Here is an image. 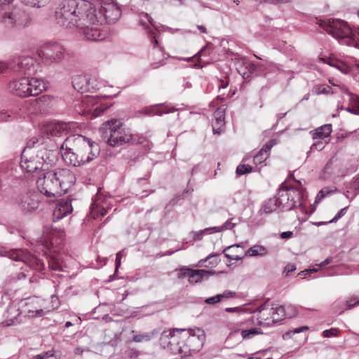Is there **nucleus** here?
I'll return each instance as SVG.
<instances>
[{
	"instance_id": "obj_1",
	"label": "nucleus",
	"mask_w": 359,
	"mask_h": 359,
	"mask_svg": "<svg viewBox=\"0 0 359 359\" xmlns=\"http://www.w3.org/2000/svg\"><path fill=\"white\" fill-rule=\"evenodd\" d=\"M57 22L67 28H76L90 41H100L104 36L100 30V21L97 5L85 0H69L56 12Z\"/></svg>"
},
{
	"instance_id": "obj_2",
	"label": "nucleus",
	"mask_w": 359,
	"mask_h": 359,
	"mask_svg": "<svg viewBox=\"0 0 359 359\" xmlns=\"http://www.w3.org/2000/svg\"><path fill=\"white\" fill-rule=\"evenodd\" d=\"M64 161L73 166H80L95 159L100 154L97 143L81 135L67 137L60 146Z\"/></svg>"
},
{
	"instance_id": "obj_3",
	"label": "nucleus",
	"mask_w": 359,
	"mask_h": 359,
	"mask_svg": "<svg viewBox=\"0 0 359 359\" xmlns=\"http://www.w3.org/2000/svg\"><path fill=\"white\" fill-rule=\"evenodd\" d=\"M74 174L68 169H57L45 172L36 180L39 192L46 197H57L65 194L75 183Z\"/></svg>"
},
{
	"instance_id": "obj_4",
	"label": "nucleus",
	"mask_w": 359,
	"mask_h": 359,
	"mask_svg": "<svg viewBox=\"0 0 359 359\" xmlns=\"http://www.w3.org/2000/svg\"><path fill=\"white\" fill-rule=\"evenodd\" d=\"M175 332H180V339L181 341L177 343V351L181 358L189 356L192 353H197L203 347L205 334L200 328L188 330L173 329L168 333L164 332L162 334L161 339L169 337H175Z\"/></svg>"
},
{
	"instance_id": "obj_5",
	"label": "nucleus",
	"mask_w": 359,
	"mask_h": 359,
	"mask_svg": "<svg viewBox=\"0 0 359 359\" xmlns=\"http://www.w3.org/2000/svg\"><path fill=\"white\" fill-rule=\"evenodd\" d=\"M321 26L339 43L359 48V29L353 30L346 22L339 19H328L323 21Z\"/></svg>"
},
{
	"instance_id": "obj_6",
	"label": "nucleus",
	"mask_w": 359,
	"mask_h": 359,
	"mask_svg": "<svg viewBox=\"0 0 359 359\" xmlns=\"http://www.w3.org/2000/svg\"><path fill=\"white\" fill-rule=\"evenodd\" d=\"M55 161L53 152L46 149H41L36 154L28 152L24 149L20 161V168L27 172H33L37 170H46Z\"/></svg>"
},
{
	"instance_id": "obj_7",
	"label": "nucleus",
	"mask_w": 359,
	"mask_h": 359,
	"mask_svg": "<svg viewBox=\"0 0 359 359\" xmlns=\"http://www.w3.org/2000/svg\"><path fill=\"white\" fill-rule=\"evenodd\" d=\"M48 87L43 79L25 76L13 80L9 83L10 91L20 97L36 96Z\"/></svg>"
},
{
	"instance_id": "obj_8",
	"label": "nucleus",
	"mask_w": 359,
	"mask_h": 359,
	"mask_svg": "<svg viewBox=\"0 0 359 359\" xmlns=\"http://www.w3.org/2000/svg\"><path fill=\"white\" fill-rule=\"evenodd\" d=\"M102 129L108 144L111 147L122 145L128 142L132 138L130 129L126 128L123 123L118 119H111L106 121Z\"/></svg>"
},
{
	"instance_id": "obj_9",
	"label": "nucleus",
	"mask_w": 359,
	"mask_h": 359,
	"mask_svg": "<svg viewBox=\"0 0 359 359\" xmlns=\"http://www.w3.org/2000/svg\"><path fill=\"white\" fill-rule=\"evenodd\" d=\"M30 22L29 15L22 7L15 6L0 14V25L8 32L25 28Z\"/></svg>"
},
{
	"instance_id": "obj_10",
	"label": "nucleus",
	"mask_w": 359,
	"mask_h": 359,
	"mask_svg": "<svg viewBox=\"0 0 359 359\" xmlns=\"http://www.w3.org/2000/svg\"><path fill=\"white\" fill-rule=\"evenodd\" d=\"M275 198L279 208L282 211H287L302 205L303 193L299 189L283 184L278 190L277 197Z\"/></svg>"
},
{
	"instance_id": "obj_11",
	"label": "nucleus",
	"mask_w": 359,
	"mask_h": 359,
	"mask_svg": "<svg viewBox=\"0 0 359 359\" xmlns=\"http://www.w3.org/2000/svg\"><path fill=\"white\" fill-rule=\"evenodd\" d=\"M0 256L8 257L15 261H21L36 271H42L44 269L43 262L27 250L21 249L8 250L0 246Z\"/></svg>"
},
{
	"instance_id": "obj_12",
	"label": "nucleus",
	"mask_w": 359,
	"mask_h": 359,
	"mask_svg": "<svg viewBox=\"0 0 359 359\" xmlns=\"http://www.w3.org/2000/svg\"><path fill=\"white\" fill-rule=\"evenodd\" d=\"M66 53L64 46L58 42L46 43L37 52L38 57L47 65L60 62Z\"/></svg>"
},
{
	"instance_id": "obj_13",
	"label": "nucleus",
	"mask_w": 359,
	"mask_h": 359,
	"mask_svg": "<svg viewBox=\"0 0 359 359\" xmlns=\"http://www.w3.org/2000/svg\"><path fill=\"white\" fill-rule=\"evenodd\" d=\"M9 67L15 72L32 75L36 72V60L30 55H22L14 59L10 65L5 62L0 61V74L4 72Z\"/></svg>"
},
{
	"instance_id": "obj_14",
	"label": "nucleus",
	"mask_w": 359,
	"mask_h": 359,
	"mask_svg": "<svg viewBox=\"0 0 359 359\" xmlns=\"http://www.w3.org/2000/svg\"><path fill=\"white\" fill-rule=\"evenodd\" d=\"M107 82L98 80L95 76L88 75H78L74 77L72 86L81 93H95L106 87Z\"/></svg>"
},
{
	"instance_id": "obj_15",
	"label": "nucleus",
	"mask_w": 359,
	"mask_h": 359,
	"mask_svg": "<svg viewBox=\"0 0 359 359\" xmlns=\"http://www.w3.org/2000/svg\"><path fill=\"white\" fill-rule=\"evenodd\" d=\"M97 8L98 14H102L104 18L100 21V25L104 22L108 23L116 22L121 14L120 8L111 0H102L100 4L97 5Z\"/></svg>"
},
{
	"instance_id": "obj_16",
	"label": "nucleus",
	"mask_w": 359,
	"mask_h": 359,
	"mask_svg": "<svg viewBox=\"0 0 359 359\" xmlns=\"http://www.w3.org/2000/svg\"><path fill=\"white\" fill-rule=\"evenodd\" d=\"M248 311L258 313L257 320L260 325L271 326L278 323V318L273 316V304H270L267 302L257 307L255 310L251 311L248 309Z\"/></svg>"
},
{
	"instance_id": "obj_17",
	"label": "nucleus",
	"mask_w": 359,
	"mask_h": 359,
	"mask_svg": "<svg viewBox=\"0 0 359 359\" xmlns=\"http://www.w3.org/2000/svg\"><path fill=\"white\" fill-rule=\"evenodd\" d=\"M41 198L35 191H29L20 196L18 203L21 210L29 212L36 210L39 205Z\"/></svg>"
},
{
	"instance_id": "obj_18",
	"label": "nucleus",
	"mask_w": 359,
	"mask_h": 359,
	"mask_svg": "<svg viewBox=\"0 0 359 359\" xmlns=\"http://www.w3.org/2000/svg\"><path fill=\"white\" fill-rule=\"evenodd\" d=\"M22 318L41 317L45 315L44 311L38 306L36 298H28L19 303Z\"/></svg>"
},
{
	"instance_id": "obj_19",
	"label": "nucleus",
	"mask_w": 359,
	"mask_h": 359,
	"mask_svg": "<svg viewBox=\"0 0 359 359\" xmlns=\"http://www.w3.org/2000/svg\"><path fill=\"white\" fill-rule=\"evenodd\" d=\"M139 24L147 32L148 36L151 39V43L156 47L158 42L157 41V34L158 31L151 17L148 13L142 12L139 15Z\"/></svg>"
},
{
	"instance_id": "obj_20",
	"label": "nucleus",
	"mask_w": 359,
	"mask_h": 359,
	"mask_svg": "<svg viewBox=\"0 0 359 359\" xmlns=\"http://www.w3.org/2000/svg\"><path fill=\"white\" fill-rule=\"evenodd\" d=\"M22 318L19 304L12 303L4 312V321L1 323L5 327L15 325L22 323Z\"/></svg>"
},
{
	"instance_id": "obj_21",
	"label": "nucleus",
	"mask_w": 359,
	"mask_h": 359,
	"mask_svg": "<svg viewBox=\"0 0 359 359\" xmlns=\"http://www.w3.org/2000/svg\"><path fill=\"white\" fill-rule=\"evenodd\" d=\"M72 124L65 122H50L43 126L42 133H45L48 137L62 136L67 134Z\"/></svg>"
},
{
	"instance_id": "obj_22",
	"label": "nucleus",
	"mask_w": 359,
	"mask_h": 359,
	"mask_svg": "<svg viewBox=\"0 0 359 359\" xmlns=\"http://www.w3.org/2000/svg\"><path fill=\"white\" fill-rule=\"evenodd\" d=\"M108 198H102L101 195L97 194L94 201L91 205L90 215L93 219L100 216H104L109 208Z\"/></svg>"
},
{
	"instance_id": "obj_23",
	"label": "nucleus",
	"mask_w": 359,
	"mask_h": 359,
	"mask_svg": "<svg viewBox=\"0 0 359 359\" xmlns=\"http://www.w3.org/2000/svg\"><path fill=\"white\" fill-rule=\"evenodd\" d=\"M181 271H182L181 276H188L190 283H199L202 281L203 278H208L210 275L215 273L213 271L205 269H191L189 268L182 269Z\"/></svg>"
},
{
	"instance_id": "obj_24",
	"label": "nucleus",
	"mask_w": 359,
	"mask_h": 359,
	"mask_svg": "<svg viewBox=\"0 0 359 359\" xmlns=\"http://www.w3.org/2000/svg\"><path fill=\"white\" fill-rule=\"evenodd\" d=\"M71 202L68 200H62L58 202L53 210V219H60L72 212Z\"/></svg>"
},
{
	"instance_id": "obj_25",
	"label": "nucleus",
	"mask_w": 359,
	"mask_h": 359,
	"mask_svg": "<svg viewBox=\"0 0 359 359\" xmlns=\"http://www.w3.org/2000/svg\"><path fill=\"white\" fill-rule=\"evenodd\" d=\"M277 144V140L272 139L266 142L260 151L254 156L253 162L256 165H259L264 162L270 154L271 148Z\"/></svg>"
},
{
	"instance_id": "obj_26",
	"label": "nucleus",
	"mask_w": 359,
	"mask_h": 359,
	"mask_svg": "<svg viewBox=\"0 0 359 359\" xmlns=\"http://www.w3.org/2000/svg\"><path fill=\"white\" fill-rule=\"evenodd\" d=\"M63 232L57 231L52 227L45 226L43 229V236L45 245L49 248L50 245L57 244L56 236H62Z\"/></svg>"
},
{
	"instance_id": "obj_27",
	"label": "nucleus",
	"mask_w": 359,
	"mask_h": 359,
	"mask_svg": "<svg viewBox=\"0 0 359 359\" xmlns=\"http://www.w3.org/2000/svg\"><path fill=\"white\" fill-rule=\"evenodd\" d=\"M99 100V96H90L87 95L86 97L83 100V102L87 105L86 107V111H91L93 110V115L95 116H97L100 114H101L106 109L107 107H102L101 106H97L94 109H92V107L98 103Z\"/></svg>"
},
{
	"instance_id": "obj_28",
	"label": "nucleus",
	"mask_w": 359,
	"mask_h": 359,
	"mask_svg": "<svg viewBox=\"0 0 359 359\" xmlns=\"http://www.w3.org/2000/svg\"><path fill=\"white\" fill-rule=\"evenodd\" d=\"M332 126L325 124L310 132L313 140H325L328 138L332 133Z\"/></svg>"
},
{
	"instance_id": "obj_29",
	"label": "nucleus",
	"mask_w": 359,
	"mask_h": 359,
	"mask_svg": "<svg viewBox=\"0 0 359 359\" xmlns=\"http://www.w3.org/2000/svg\"><path fill=\"white\" fill-rule=\"evenodd\" d=\"M212 126V131L215 134H220L224 130V115L222 111L219 109L215 111Z\"/></svg>"
},
{
	"instance_id": "obj_30",
	"label": "nucleus",
	"mask_w": 359,
	"mask_h": 359,
	"mask_svg": "<svg viewBox=\"0 0 359 359\" xmlns=\"http://www.w3.org/2000/svg\"><path fill=\"white\" fill-rule=\"evenodd\" d=\"M344 307L339 306L341 304V302H336L334 304V309L335 310V312H338L339 314L343 313L345 310L351 309L355 306L359 304V297L358 296H353L351 297L348 300L346 301V302H342Z\"/></svg>"
},
{
	"instance_id": "obj_31",
	"label": "nucleus",
	"mask_w": 359,
	"mask_h": 359,
	"mask_svg": "<svg viewBox=\"0 0 359 359\" xmlns=\"http://www.w3.org/2000/svg\"><path fill=\"white\" fill-rule=\"evenodd\" d=\"M277 208H279V207L278 205L276 198L275 197L271 198L263 203L259 211V213L260 215L271 214L273 212H274Z\"/></svg>"
},
{
	"instance_id": "obj_32",
	"label": "nucleus",
	"mask_w": 359,
	"mask_h": 359,
	"mask_svg": "<svg viewBox=\"0 0 359 359\" xmlns=\"http://www.w3.org/2000/svg\"><path fill=\"white\" fill-rule=\"evenodd\" d=\"M176 109L172 107L165 105L154 106L147 109V114L149 115H158L161 116L164 114L174 112Z\"/></svg>"
},
{
	"instance_id": "obj_33",
	"label": "nucleus",
	"mask_w": 359,
	"mask_h": 359,
	"mask_svg": "<svg viewBox=\"0 0 359 359\" xmlns=\"http://www.w3.org/2000/svg\"><path fill=\"white\" fill-rule=\"evenodd\" d=\"M327 63L331 66L337 68L344 74H348L350 71V67L345 62L335 58L327 59Z\"/></svg>"
},
{
	"instance_id": "obj_34",
	"label": "nucleus",
	"mask_w": 359,
	"mask_h": 359,
	"mask_svg": "<svg viewBox=\"0 0 359 359\" xmlns=\"http://www.w3.org/2000/svg\"><path fill=\"white\" fill-rule=\"evenodd\" d=\"M267 253L268 250L264 246L255 245L247 250L245 255L248 257L264 256Z\"/></svg>"
},
{
	"instance_id": "obj_35",
	"label": "nucleus",
	"mask_w": 359,
	"mask_h": 359,
	"mask_svg": "<svg viewBox=\"0 0 359 359\" xmlns=\"http://www.w3.org/2000/svg\"><path fill=\"white\" fill-rule=\"evenodd\" d=\"M157 333L156 330H153L151 332L135 334L133 337V341L136 343L149 341L157 335Z\"/></svg>"
},
{
	"instance_id": "obj_36",
	"label": "nucleus",
	"mask_w": 359,
	"mask_h": 359,
	"mask_svg": "<svg viewBox=\"0 0 359 359\" xmlns=\"http://www.w3.org/2000/svg\"><path fill=\"white\" fill-rule=\"evenodd\" d=\"M350 101L352 103L351 107H348L346 110L353 114H359V97L356 95L350 94Z\"/></svg>"
},
{
	"instance_id": "obj_37",
	"label": "nucleus",
	"mask_w": 359,
	"mask_h": 359,
	"mask_svg": "<svg viewBox=\"0 0 359 359\" xmlns=\"http://www.w3.org/2000/svg\"><path fill=\"white\" fill-rule=\"evenodd\" d=\"M21 1L28 6L40 8L48 5L50 0H21Z\"/></svg>"
},
{
	"instance_id": "obj_38",
	"label": "nucleus",
	"mask_w": 359,
	"mask_h": 359,
	"mask_svg": "<svg viewBox=\"0 0 359 359\" xmlns=\"http://www.w3.org/2000/svg\"><path fill=\"white\" fill-rule=\"evenodd\" d=\"M233 218L229 219L227 221H226L222 226H214L212 227L214 232H222L226 230L232 229L235 227L236 223H233Z\"/></svg>"
},
{
	"instance_id": "obj_39",
	"label": "nucleus",
	"mask_w": 359,
	"mask_h": 359,
	"mask_svg": "<svg viewBox=\"0 0 359 359\" xmlns=\"http://www.w3.org/2000/svg\"><path fill=\"white\" fill-rule=\"evenodd\" d=\"M44 138L43 137H32L27 142V146L24 149H27L28 152H32L30 150L34 147L36 144H42L43 143Z\"/></svg>"
},
{
	"instance_id": "obj_40",
	"label": "nucleus",
	"mask_w": 359,
	"mask_h": 359,
	"mask_svg": "<svg viewBox=\"0 0 359 359\" xmlns=\"http://www.w3.org/2000/svg\"><path fill=\"white\" fill-rule=\"evenodd\" d=\"M262 334V331L260 328H252L250 330H244L241 332V336L243 339H250L252 337Z\"/></svg>"
},
{
	"instance_id": "obj_41",
	"label": "nucleus",
	"mask_w": 359,
	"mask_h": 359,
	"mask_svg": "<svg viewBox=\"0 0 359 359\" xmlns=\"http://www.w3.org/2000/svg\"><path fill=\"white\" fill-rule=\"evenodd\" d=\"M313 90L316 95L334 93L331 87L325 84L316 85Z\"/></svg>"
},
{
	"instance_id": "obj_42",
	"label": "nucleus",
	"mask_w": 359,
	"mask_h": 359,
	"mask_svg": "<svg viewBox=\"0 0 359 359\" xmlns=\"http://www.w3.org/2000/svg\"><path fill=\"white\" fill-rule=\"evenodd\" d=\"M331 258H327L325 261H323V262H321L320 264H317L316 265V266L313 267L312 269H306L304 271H301L299 275H306V274H310L311 273H316L318 271V269L320 267H323V266H325L326 265H327L328 264L330 263L331 262Z\"/></svg>"
},
{
	"instance_id": "obj_43",
	"label": "nucleus",
	"mask_w": 359,
	"mask_h": 359,
	"mask_svg": "<svg viewBox=\"0 0 359 359\" xmlns=\"http://www.w3.org/2000/svg\"><path fill=\"white\" fill-rule=\"evenodd\" d=\"M273 316H276V318H278V322L287 316L285 312V309L283 306H273Z\"/></svg>"
},
{
	"instance_id": "obj_44",
	"label": "nucleus",
	"mask_w": 359,
	"mask_h": 359,
	"mask_svg": "<svg viewBox=\"0 0 359 359\" xmlns=\"http://www.w3.org/2000/svg\"><path fill=\"white\" fill-rule=\"evenodd\" d=\"M48 266L50 269L53 270V271H62V265L60 264V262H59V260L53 257H50L49 259H48Z\"/></svg>"
},
{
	"instance_id": "obj_45",
	"label": "nucleus",
	"mask_w": 359,
	"mask_h": 359,
	"mask_svg": "<svg viewBox=\"0 0 359 359\" xmlns=\"http://www.w3.org/2000/svg\"><path fill=\"white\" fill-rule=\"evenodd\" d=\"M252 170V168L249 165L241 164L239 165L236 168V174L238 176L250 173Z\"/></svg>"
},
{
	"instance_id": "obj_46",
	"label": "nucleus",
	"mask_w": 359,
	"mask_h": 359,
	"mask_svg": "<svg viewBox=\"0 0 359 359\" xmlns=\"http://www.w3.org/2000/svg\"><path fill=\"white\" fill-rule=\"evenodd\" d=\"M328 143V141L327 140H318L316 142H314L311 146V151H313V150H317V151H321L324 149L325 146Z\"/></svg>"
},
{
	"instance_id": "obj_47",
	"label": "nucleus",
	"mask_w": 359,
	"mask_h": 359,
	"mask_svg": "<svg viewBox=\"0 0 359 359\" xmlns=\"http://www.w3.org/2000/svg\"><path fill=\"white\" fill-rule=\"evenodd\" d=\"M239 247V245H231V246H229L227 247L226 248H225L223 251L224 255L226 257H227L229 260H235V261H238V260H241L242 259V257H241L240 256L238 255H231L228 253H226V252L228 250H230L232 248H238Z\"/></svg>"
},
{
	"instance_id": "obj_48",
	"label": "nucleus",
	"mask_w": 359,
	"mask_h": 359,
	"mask_svg": "<svg viewBox=\"0 0 359 359\" xmlns=\"http://www.w3.org/2000/svg\"><path fill=\"white\" fill-rule=\"evenodd\" d=\"M212 232H214L212 227L206 228V229H204L203 230H201L199 231L194 232V240H201L205 233H212Z\"/></svg>"
},
{
	"instance_id": "obj_49",
	"label": "nucleus",
	"mask_w": 359,
	"mask_h": 359,
	"mask_svg": "<svg viewBox=\"0 0 359 359\" xmlns=\"http://www.w3.org/2000/svg\"><path fill=\"white\" fill-rule=\"evenodd\" d=\"M207 49H208V46H205L203 48H202L196 55L194 57H198V62L197 63H196L194 65V67H196V68H202L203 66L201 65V59L200 57L201 56H204L206 55V51H207Z\"/></svg>"
},
{
	"instance_id": "obj_50",
	"label": "nucleus",
	"mask_w": 359,
	"mask_h": 359,
	"mask_svg": "<svg viewBox=\"0 0 359 359\" xmlns=\"http://www.w3.org/2000/svg\"><path fill=\"white\" fill-rule=\"evenodd\" d=\"M339 334V330L337 328H331L325 330L323 332V336L326 338L331 337H337Z\"/></svg>"
},
{
	"instance_id": "obj_51",
	"label": "nucleus",
	"mask_w": 359,
	"mask_h": 359,
	"mask_svg": "<svg viewBox=\"0 0 359 359\" xmlns=\"http://www.w3.org/2000/svg\"><path fill=\"white\" fill-rule=\"evenodd\" d=\"M222 302V297L219 294L207 298L205 302L208 304H215L216 303Z\"/></svg>"
},
{
	"instance_id": "obj_52",
	"label": "nucleus",
	"mask_w": 359,
	"mask_h": 359,
	"mask_svg": "<svg viewBox=\"0 0 359 359\" xmlns=\"http://www.w3.org/2000/svg\"><path fill=\"white\" fill-rule=\"evenodd\" d=\"M11 117L17 118V116L13 112H11L9 114H7L6 112L0 113V121H8L9 118Z\"/></svg>"
},
{
	"instance_id": "obj_53",
	"label": "nucleus",
	"mask_w": 359,
	"mask_h": 359,
	"mask_svg": "<svg viewBox=\"0 0 359 359\" xmlns=\"http://www.w3.org/2000/svg\"><path fill=\"white\" fill-rule=\"evenodd\" d=\"M348 207H345L339 210V212L335 215V217L329 221V222H336L339 219L342 217L347 211Z\"/></svg>"
},
{
	"instance_id": "obj_54",
	"label": "nucleus",
	"mask_w": 359,
	"mask_h": 359,
	"mask_svg": "<svg viewBox=\"0 0 359 359\" xmlns=\"http://www.w3.org/2000/svg\"><path fill=\"white\" fill-rule=\"evenodd\" d=\"M54 356V351L50 350L46 352H44L41 354L37 355L36 356V359H47L50 357Z\"/></svg>"
},
{
	"instance_id": "obj_55",
	"label": "nucleus",
	"mask_w": 359,
	"mask_h": 359,
	"mask_svg": "<svg viewBox=\"0 0 359 359\" xmlns=\"http://www.w3.org/2000/svg\"><path fill=\"white\" fill-rule=\"evenodd\" d=\"M219 295L222 297V301L224 299H229L236 297V292L230 290H225L222 294H219Z\"/></svg>"
},
{
	"instance_id": "obj_56",
	"label": "nucleus",
	"mask_w": 359,
	"mask_h": 359,
	"mask_svg": "<svg viewBox=\"0 0 359 359\" xmlns=\"http://www.w3.org/2000/svg\"><path fill=\"white\" fill-rule=\"evenodd\" d=\"M329 191H325L324 189L320 190L318 194H317L316 198V203L320 201L321 199H323L326 195L329 194Z\"/></svg>"
},
{
	"instance_id": "obj_57",
	"label": "nucleus",
	"mask_w": 359,
	"mask_h": 359,
	"mask_svg": "<svg viewBox=\"0 0 359 359\" xmlns=\"http://www.w3.org/2000/svg\"><path fill=\"white\" fill-rule=\"evenodd\" d=\"M11 168V162L5 161L0 165V171L7 172Z\"/></svg>"
},
{
	"instance_id": "obj_58",
	"label": "nucleus",
	"mask_w": 359,
	"mask_h": 359,
	"mask_svg": "<svg viewBox=\"0 0 359 359\" xmlns=\"http://www.w3.org/2000/svg\"><path fill=\"white\" fill-rule=\"evenodd\" d=\"M46 99V97H42L40 98L34 99L32 101V104L34 105L35 108L40 107L41 103L43 102V100H45Z\"/></svg>"
},
{
	"instance_id": "obj_59",
	"label": "nucleus",
	"mask_w": 359,
	"mask_h": 359,
	"mask_svg": "<svg viewBox=\"0 0 359 359\" xmlns=\"http://www.w3.org/2000/svg\"><path fill=\"white\" fill-rule=\"evenodd\" d=\"M296 266L293 264H287L285 268V271L287 273V274L293 272L295 271Z\"/></svg>"
},
{
	"instance_id": "obj_60",
	"label": "nucleus",
	"mask_w": 359,
	"mask_h": 359,
	"mask_svg": "<svg viewBox=\"0 0 359 359\" xmlns=\"http://www.w3.org/2000/svg\"><path fill=\"white\" fill-rule=\"evenodd\" d=\"M293 236V232L292 231H284V232H282L281 234H280V238H283V239H288V238H292Z\"/></svg>"
},
{
	"instance_id": "obj_61",
	"label": "nucleus",
	"mask_w": 359,
	"mask_h": 359,
	"mask_svg": "<svg viewBox=\"0 0 359 359\" xmlns=\"http://www.w3.org/2000/svg\"><path fill=\"white\" fill-rule=\"evenodd\" d=\"M121 252H118L116 255V270L118 269V268L121 265Z\"/></svg>"
},
{
	"instance_id": "obj_62",
	"label": "nucleus",
	"mask_w": 359,
	"mask_h": 359,
	"mask_svg": "<svg viewBox=\"0 0 359 359\" xmlns=\"http://www.w3.org/2000/svg\"><path fill=\"white\" fill-rule=\"evenodd\" d=\"M308 330H309V327L307 326H303V327H300L299 328L294 329L292 332L294 334H297V333H300V332H304Z\"/></svg>"
},
{
	"instance_id": "obj_63",
	"label": "nucleus",
	"mask_w": 359,
	"mask_h": 359,
	"mask_svg": "<svg viewBox=\"0 0 359 359\" xmlns=\"http://www.w3.org/2000/svg\"><path fill=\"white\" fill-rule=\"evenodd\" d=\"M139 355H140V352L138 351L131 350L129 353V357L130 358H136L139 356Z\"/></svg>"
},
{
	"instance_id": "obj_64",
	"label": "nucleus",
	"mask_w": 359,
	"mask_h": 359,
	"mask_svg": "<svg viewBox=\"0 0 359 359\" xmlns=\"http://www.w3.org/2000/svg\"><path fill=\"white\" fill-rule=\"evenodd\" d=\"M352 186L355 189L359 190V179L354 180L353 182Z\"/></svg>"
}]
</instances>
